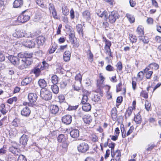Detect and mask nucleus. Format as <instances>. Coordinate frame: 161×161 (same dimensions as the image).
Wrapping results in <instances>:
<instances>
[{
  "mask_svg": "<svg viewBox=\"0 0 161 161\" xmlns=\"http://www.w3.org/2000/svg\"><path fill=\"white\" fill-rule=\"evenodd\" d=\"M19 64L20 65L19 66V69H23L27 68L24 59L21 60V61L19 62Z\"/></svg>",
  "mask_w": 161,
  "mask_h": 161,
  "instance_id": "nucleus-36",
  "label": "nucleus"
},
{
  "mask_svg": "<svg viewBox=\"0 0 161 161\" xmlns=\"http://www.w3.org/2000/svg\"><path fill=\"white\" fill-rule=\"evenodd\" d=\"M117 112L116 108H114L112 109L111 112V117L114 120H115L116 119L117 116Z\"/></svg>",
  "mask_w": 161,
  "mask_h": 161,
  "instance_id": "nucleus-25",
  "label": "nucleus"
},
{
  "mask_svg": "<svg viewBox=\"0 0 161 161\" xmlns=\"http://www.w3.org/2000/svg\"><path fill=\"white\" fill-rule=\"evenodd\" d=\"M17 100V98L16 97H14L9 98L7 100V102L10 104H12L14 102H16Z\"/></svg>",
  "mask_w": 161,
  "mask_h": 161,
  "instance_id": "nucleus-46",
  "label": "nucleus"
},
{
  "mask_svg": "<svg viewBox=\"0 0 161 161\" xmlns=\"http://www.w3.org/2000/svg\"><path fill=\"white\" fill-rule=\"evenodd\" d=\"M70 53L69 51H65L63 55V59L65 62L69 61L70 59Z\"/></svg>",
  "mask_w": 161,
  "mask_h": 161,
  "instance_id": "nucleus-20",
  "label": "nucleus"
},
{
  "mask_svg": "<svg viewBox=\"0 0 161 161\" xmlns=\"http://www.w3.org/2000/svg\"><path fill=\"white\" fill-rule=\"evenodd\" d=\"M67 139V137L62 134H60L57 138L58 142L63 143V147H66L68 145V143L66 141Z\"/></svg>",
  "mask_w": 161,
  "mask_h": 161,
  "instance_id": "nucleus-5",
  "label": "nucleus"
},
{
  "mask_svg": "<svg viewBox=\"0 0 161 161\" xmlns=\"http://www.w3.org/2000/svg\"><path fill=\"white\" fill-rule=\"evenodd\" d=\"M72 119L71 115H66L63 116L62 119V122L66 125L70 124L72 121Z\"/></svg>",
  "mask_w": 161,
  "mask_h": 161,
  "instance_id": "nucleus-10",
  "label": "nucleus"
},
{
  "mask_svg": "<svg viewBox=\"0 0 161 161\" xmlns=\"http://www.w3.org/2000/svg\"><path fill=\"white\" fill-rule=\"evenodd\" d=\"M136 32L139 35V37L143 36L144 34V28L141 25L139 26L136 29Z\"/></svg>",
  "mask_w": 161,
  "mask_h": 161,
  "instance_id": "nucleus-22",
  "label": "nucleus"
},
{
  "mask_svg": "<svg viewBox=\"0 0 161 161\" xmlns=\"http://www.w3.org/2000/svg\"><path fill=\"white\" fill-rule=\"evenodd\" d=\"M24 59L25 62V64H26L25 65H26L27 68L28 66L31 65L32 63V61L31 59H28L24 58Z\"/></svg>",
  "mask_w": 161,
  "mask_h": 161,
  "instance_id": "nucleus-47",
  "label": "nucleus"
},
{
  "mask_svg": "<svg viewBox=\"0 0 161 161\" xmlns=\"http://www.w3.org/2000/svg\"><path fill=\"white\" fill-rule=\"evenodd\" d=\"M10 135L12 136H15L18 134V131L15 129H13L10 132Z\"/></svg>",
  "mask_w": 161,
  "mask_h": 161,
  "instance_id": "nucleus-43",
  "label": "nucleus"
},
{
  "mask_svg": "<svg viewBox=\"0 0 161 161\" xmlns=\"http://www.w3.org/2000/svg\"><path fill=\"white\" fill-rule=\"evenodd\" d=\"M120 156V152L119 150H117L116 151V155L115 160L116 161H119Z\"/></svg>",
  "mask_w": 161,
  "mask_h": 161,
  "instance_id": "nucleus-48",
  "label": "nucleus"
},
{
  "mask_svg": "<svg viewBox=\"0 0 161 161\" xmlns=\"http://www.w3.org/2000/svg\"><path fill=\"white\" fill-rule=\"evenodd\" d=\"M59 110V108L57 105H52L50 107V112L52 114H56L58 112Z\"/></svg>",
  "mask_w": 161,
  "mask_h": 161,
  "instance_id": "nucleus-15",
  "label": "nucleus"
},
{
  "mask_svg": "<svg viewBox=\"0 0 161 161\" xmlns=\"http://www.w3.org/2000/svg\"><path fill=\"white\" fill-rule=\"evenodd\" d=\"M119 14L116 11L111 12L108 16V21L111 23H114L117 19L119 18Z\"/></svg>",
  "mask_w": 161,
  "mask_h": 161,
  "instance_id": "nucleus-3",
  "label": "nucleus"
},
{
  "mask_svg": "<svg viewBox=\"0 0 161 161\" xmlns=\"http://www.w3.org/2000/svg\"><path fill=\"white\" fill-rule=\"evenodd\" d=\"M145 108L147 111H149L151 108V104L147 100H146L145 102Z\"/></svg>",
  "mask_w": 161,
  "mask_h": 161,
  "instance_id": "nucleus-45",
  "label": "nucleus"
},
{
  "mask_svg": "<svg viewBox=\"0 0 161 161\" xmlns=\"http://www.w3.org/2000/svg\"><path fill=\"white\" fill-rule=\"evenodd\" d=\"M20 120L18 118H16L12 122V124L15 127H17L19 123Z\"/></svg>",
  "mask_w": 161,
  "mask_h": 161,
  "instance_id": "nucleus-42",
  "label": "nucleus"
},
{
  "mask_svg": "<svg viewBox=\"0 0 161 161\" xmlns=\"http://www.w3.org/2000/svg\"><path fill=\"white\" fill-rule=\"evenodd\" d=\"M48 64L45 61H43L42 62V65L41 66V69L43 70L45 69L46 68L48 67Z\"/></svg>",
  "mask_w": 161,
  "mask_h": 161,
  "instance_id": "nucleus-58",
  "label": "nucleus"
},
{
  "mask_svg": "<svg viewBox=\"0 0 161 161\" xmlns=\"http://www.w3.org/2000/svg\"><path fill=\"white\" fill-rule=\"evenodd\" d=\"M132 109L131 108H129L125 113L126 117H129L132 114Z\"/></svg>",
  "mask_w": 161,
  "mask_h": 161,
  "instance_id": "nucleus-49",
  "label": "nucleus"
},
{
  "mask_svg": "<svg viewBox=\"0 0 161 161\" xmlns=\"http://www.w3.org/2000/svg\"><path fill=\"white\" fill-rule=\"evenodd\" d=\"M117 67V70H119V71L122 70V65L121 63L120 62H118L116 65Z\"/></svg>",
  "mask_w": 161,
  "mask_h": 161,
  "instance_id": "nucleus-54",
  "label": "nucleus"
},
{
  "mask_svg": "<svg viewBox=\"0 0 161 161\" xmlns=\"http://www.w3.org/2000/svg\"><path fill=\"white\" fill-rule=\"evenodd\" d=\"M141 96L144 97V98H147L148 97V93L145 91H142L140 94Z\"/></svg>",
  "mask_w": 161,
  "mask_h": 161,
  "instance_id": "nucleus-53",
  "label": "nucleus"
},
{
  "mask_svg": "<svg viewBox=\"0 0 161 161\" xmlns=\"http://www.w3.org/2000/svg\"><path fill=\"white\" fill-rule=\"evenodd\" d=\"M49 9L50 12L56 10L54 5L52 3H50L49 4Z\"/></svg>",
  "mask_w": 161,
  "mask_h": 161,
  "instance_id": "nucleus-63",
  "label": "nucleus"
},
{
  "mask_svg": "<svg viewBox=\"0 0 161 161\" xmlns=\"http://www.w3.org/2000/svg\"><path fill=\"white\" fill-rule=\"evenodd\" d=\"M155 146V145L154 144L151 143L148 145L147 147L146 148V150L151 151Z\"/></svg>",
  "mask_w": 161,
  "mask_h": 161,
  "instance_id": "nucleus-50",
  "label": "nucleus"
},
{
  "mask_svg": "<svg viewBox=\"0 0 161 161\" xmlns=\"http://www.w3.org/2000/svg\"><path fill=\"white\" fill-rule=\"evenodd\" d=\"M144 75V73L142 71H140L139 72L137 75V79L140 80H142Z\"/></svg>",
  "mask_w": 161,
  "mask_h": 161,
  "instance_id": "nucleus-44",
  "label": "nucleus"
},
{
  "mask_svg": "<svg viewBox=\"0 0 161 161\" xmlns=\"http://www.w3.org/2000/svg\"><path fill=\"white\" fill-rule=\"evenodd\" d=\"M106 13V11H103L102 12L100 10H98L97 12V14L99 17H102L104 16L106 18H107Z\"/></svg>",
  "mask_w": 161,
  "mask_h": 161,
  "instance_id": "nucleus-31",
  "label": "nucleus"
},
{
  "mask_svg": "<svg viewBox=\"0 0 161 161\" xmlns=\"http://www.w3.org/2000/svg\"><path fill=\"white\" fill-rule=\"evenodd\" d=\"M81 84H80L78 83L75 82V84L74 85V88L75 90L79 91L80 89Z\"/></svg>",
  "mask_w": 161,
  "mask_h": 161,
  "instance_id": "nucleus-41",
  "label": "nucleus"
},
{
  "mask_svg": "<svg viewBox=\"0 0 161 161\" xmlns=\"http://www.w3.org/2000/svg\"><path fill=\"white\" fill-rule=\"evenodd\" d=\"M31 114V110L29 108L25 105L22 106L21 110V114L25 117H28Z\"/></svg>",
  "mask_w": 161,
  "mask_h": 161,
  "instance_id": "nucleus-6",
  "label": "nucleus"
},
{
  "mask_svg": "<svg viewBox=\"0 0 161 161\" xmlns=\"http://www.w3.org/2000/svg\"><path fill=\"white\" fill-rule=\"evenodd\" d=\"M147 73L146 74V77L147 79H150L151 76L152 75L153 72L151 71H149L148 72H146Z\"/></svg>",
  "mask_w": 161,
  "mask_h": 161,
  "instance_id": "nucleus-64",
  "label": "nucleus"
},
{
  "mask_svg": "<svg viewBox=\"0 0 161 161\" xmlns=\"http://www.w3.org/2000/svg\"><path fill=\"white\" fill-rule=\"evenodd\" d=\"M41 97L46 100L51 99L52 97V93L46 89H42L40 93Z\"/></svg>",
  "mask_w": 161,
  "mask_h": 161,
  "instance_id": "nucleus-1",
  "label": "nucleus"
},
{
  "mask_svg": "<svg viewBox=\"0 0 161 161\" xmlns=\"http://www.w3.org/2000/svg\"><path fill=\"white\" fill-rule=\"evenodd\" d=\"M25 58L29 59H31L30 58L32 57L33 55V53L25 52Z\"/></svg>",
  "mask_w": 161,
  "mask_h": 161,
  "instance_id": "nucleus-56",
  "label": "nucleus"
},
{
  "mask_svg": "<svg viewBox=\"0 0 161 161\" xmlns=\"http://www.w3.org/2000/svg\"><path fill=\"white\" fill-rule=\"evenodd\" d=\"M32 80V79L30 77L25 78L21 82V84L23 85H26L30 83Z\"/></svg>",
  "mask_w": 161,
  "mask_h": 161,
  "instance_id": "nucleus-33",
  "label": "nucleus"
},
{
  "mask_svg": "<svg viewBox=\"0 0 161 161\" xmlns=\"http://www.w3.org/2000/svg\"><path fill=\"white\" fill-rule=\"evenodd\" d=\"M18 161H27L25 157L23 155H20L18 159Z\"/></svg>",
  "mask_w": 161,
  "mask_h": 161,
  "instance_id": "nucleus-52",
  "label": "nucleus"
},
{
  "mask_svg": "<svg viewBox=\"0 0 161 161\" xmlns=\"http://www.w3.org/2000/svg\"><path fill=\"white\" fill-rule=\"evenodd\" d=\"M11 62L14 65H18L19 63V59L16 57L11 56L9 58Z\"/></svg>",
  "mask_w": 161,
  "mask_h": 161,
  "instance_id": "nucleus-14",
  "label": "nucleus"
},
{
  "mask_svg": "<svg viewBox=\"0 0 161 161\" xmlns=\"http://www.w3.org/2000/svg\"><path fill=\"white\" fill-rule=\"evenodd\" d=\"M76 28L79 34L83 36V31L82 25L81 24H78L76 26Z\"/></svg>",
  "mask_w": 161,
  "mask_h": 161,
  "instance_id": "nucleus-26",
  "label": "nucleus"
},
{
  "mask_svg": "<svg viewBox=\"0 0 161 161\" xmlns=\"http://www.w3.org/2000/svg\"><path fill=\"white\" fill-rule=\"evenodd\" d=\"M99 78L100 79L98 80L97 81V86L99 89L100 90L104 87L103 82L105 78L101 73L99 74Z\"/></svg>",
  "mask_w": 161,
  "mask_h": 161,
  "instance_id": "nucleus-9",
  "label": "nucleus"
},
{
  "mask_svg": "<svg viewBox=\"0 0 161 161\" xmlns=\"http://www.w3.org/2000/svg\"><path fill=\"white\" fill-rule=\"evenodd\" d=\"M33 72L36 75H38L41 72L40 69L38 68H35L32 70Z\"/></svg>",
  "mask_w": 161,
  "mask_h": 161,
  "instance_id": "nucleus-55",
  "label": "nucleus"
},
{
  "mask_svg": "<svg viewBox=\"0 0 161 161\" xmlns=\"http://www.w3.org/2000/svg\"><path fill=\"white\" fill-rule=\"evenodd\" d=\"M23 3V0H15L13 3V6L14 8H20L22 6Z\"/></svg>",
  "mask_w": 161,
  "mask_h": 161,
  "instance_id": "nucleus-19",
  "label": "nucleus"
},
{
  "mask_svg": "<svg viewBox=\"0 0 161 161\" xmlns=\"http://www.w3.org/2000/svg\"><path fill=\"white\" fill-rule=\"evenodd\" d=\"M71 137L73 138H77L79 136V131L77 129H73L70 132Z\"/></svg>",
  "mask_w": 161,
  "mask_h": 161,
  "instance_id": "nucleus-17",
  "label": "nucleus"
},
{
  "mask_svg": "<svg viewBox=\"0 0 161 161\" xmlns=\"http://www.w3.org/2000/svg\"><path fill=\"white\" fill-rule=\"evenodd\" d=\"M139 39L142 41L144 43H147L149 41L147 37L144 36H141L139 37Z\"/></svg>",
  "mask_w": 161,
  "mask_h": 161,
  "instance_id": "nucleus-39",
  "label": "nucleus"
},
{
  "mask_svg": "<svg viewBox=\"0 0 161 161\" xmlns=\"http://www.w3.org/2000/svg\"><path fill=\"white\" fill-rule=\"evenodd\" d=\"M82 119L84 122L87 124H90L92 121V118L89 115H85Z\"/></svg>",
  "mask_w": 161,
  "mask_h": 161,
  "instance_id": "nucleus-23",
  "label": "nucleus"
},
{
  "mask_svg": "<svg viewBox=\"0 0 161 161\" xmlns=\"http://www.w3.org/2000/svg\"><path fill=\"white\" fill-rule=\"evenodd\" d=\"M23 44L25 47L30 48L34 47L35 43L34 40L27 39L23 42Z\"/></svg>",
  "mask_w": 161,
  "mask_h": 161,
  "instance_id": "nucleus-8",
  "label": "nucleus"
},
{
  "mask_svg": "<svg viewBox=\"0 0 161 161\" xmlns=\"http://www.w3.org/2000/svg\"><path fill=\"white\" fill-rule=\"evenodd\" d=\"M45 41L44 37L43 36H39L36 39V42L38 45H43Z\"/></svg>",
  "mask_w": 161,
  "mask_h": 161,
  "instance_id": "nucleus-24",
  "label": "nucleus"
},
{
  "mask_svg": "<svg viewBox=\"0 0 161 161\" xmlns=\"http://www.w3.org/2000/svg\"><path fill=\"white\" fill-rule=\"evenodd\" d=\"M88 100V97H87L86 96V95H83L82 100H81V103L82 104L86 103V102Z\"/></svg>",
  "mask_w": 161,
  "mask_h": 161,
  "instance_id": "nucleus-60",
  "label": "nucleus"
},
{
  "mask_svg": "<svg viewBox=\"0 0 161 161\" xmlns=\"http://www.w3.org/2000/svg\"><path fill=\"white\" fill-rule=\"evenodd\" d=\"M101 94H96L94 95L92 99V100L95 102L99 101L100 100Z\"/></svg>",
  "mask_w": 161,
  "mask_h": 161,
  "instance_id": "nucleus-35",
  "label": "nucleus"
},
{
  "mask_svg": "<svg viewBox=\"0 0 161 161\" xmlns=\"http://www.w3.org/2000/svg\"><path fill=\"white\" fill-rule=\"evenodd\" d=\"M36 3L41 7H43L44 5L43 4V2L41 0H37L36 1Z\"/></svg>",
  "mask_w": 161,
  "mask_h": 161,
  "instance_id": "nucleus-62",
  "label": "nucleus"
},
{
  "mask_svg": "<svg viewBox=\"0 0 161 161\" xmlns=\"http://www.w3.org/2000/svg\"><path fill=\"white\" fill-rule=\"evenodd\" d=\"M28 98L30 102L34 103L36 100L37 96L36 94L33 93H31L28 94Z\"/></svg>",
  "mask_w": 161,
  "mask_h": 161,
  "instance_id": "nucleus-13",
  "label": "nucleus"
},
{
  "mask_svg": "<svg viewBox=\"0 0 161 161\" xmlns=\"http://www.w3.org/2000/svg\"><path fill=\"white\" fill-rule=\"evenodd\" d=\"M110 47H104L105 52L106 54L108 55L109 57H112Z\"/></svg>",
  "mask_w": 161,
  "mask_h": 161,
  "instance_id": "nucleus-38",
  "label": "nucleus"
},
{
  "mask_svg": "<svg viewBox=\"0 0 161 161\" xmlns=\"http://www.w3.org/2000/svg\"><path fill=\"white\" fill-rule=\"evenodd\" d=\"M126 16L130 23H133L134 22L135 20V18L131 15L127 14L126 15Z\"/></svg>",
  "mask_w": 161,
  "mask_h": 161,
  "instance_id": "nucleus-40",
  "label": "nucleus"
},
{
  "mask_svg": "<svg viewBox=\"0 0 161 161\" xmlns=\"http://www.w3.org/2000/svg\"><path fill=\"white\" fill-rule=\"evenodd\" d=\"M158 68L159 66L158 64L156 63H153L150 64L149 66L144 70V71L145 72H147L150 70V69L156 70L158 69Z\"/></svg>",
  "mask_w": 161,
  "mask_h": 161,
  "instance_id": "nucleus-12",
  "label": "nucleus"
},
{
  "mask_svg": "<svg viewBox=\"0 0 161 161\" xmlns=\"http://www.w3.org/2000/svg\"><path fill=\"white\" fill-rule=\"evenodd\" d=\"M130 42L132 43L136 42L137 40L136 37L133 35H130Z\"/></svg>",
  "mask_w": 161,
  "mask_h": 161,
  "instance_id": "nucleus-51",
  "label": "nucleus"
},
{
  "mask_svg": "<svg viewBox=\"0 0 161 161\" xmlns=\"http://www.w3.org/2000/svg\"><path fill=\"white\" fill-rule=\"evenodd\" d=\"M28 141V136L25 134H23L19 139L20 143L23 145H25L27 144Z\"/></svg>",
  "mask_w": 161,
  "mask_h": 161,
  "instance_id": "nucleus-18",
  "label": "nucleus"
},
{
  "mask_svg": "<svg viewBox=\"0 0 161 161\" xmlns=\"http://www.w3.org/2000/svg\"><path fill=\"white\" fill-rule=\"evenodd\" d=\"M51 88L54 93L57 94L58 93V86H57L56 84L52 85L51 86Z\"/></svg>",
  "mask_w": 161,
  "mask_h": 161,
  "instance_id": "nucleus-34",
  "label": "nucleus"
},
{
  "mask_svg": "<svg viewBox=\"0 0 161 161\" xmlns=\"http://www.w3.org/2000/svg\"><path fill=\"white\" fill-rule=\"evenodd\" d=\"M30 18V16L29 15L23 14L18 17L17 20L20 23H24L28 21Z\"/></svg>",
  "mask_w": 161,
  "mask_h": 161,
  "instance_id": "nucleus-7",
  "label": "nucleus"
},
{
  "mask_svg": "<svg viewBox=\"0 0 161 161\" xmlns=\"http://www.w3.org/2000/svg\"><path fill=\"white\" fill-rule=\"evenodd\" d=\"M26 34L25 31L23 30H16L15 32L13 34V36L14 37H21L25 36Z\"/></svg>",
  "mask_w": 161,
  "mask_h": 161,
  "instance_id": "nucleus-11",
  "label": "nucleus"
},
{
  "mask_svg": "<svg viewBox=\"0 0 161 161\" xmlns=\"http://www.w3.org/2000/svg\"><path fill=\"white\" fill-rule=\"evenodd\" d=\"M89 147L88 144L85 142L80 143L77 146L79 152L84 153L86 152L89 149Z\"/></svg>",
  "mask_w": 161,
  "mask_h": 161,
  "instance_id": "nucleus-2",
  "label": "nucleus"
},
{
  "mask_svg": "<svg viewBox=\"0 0 161 161\" xmlns=\"http://www.w3.org/2000/svg\"><path fill=\"white\" fill-rule=\"evenodd\" d=\"M57 46L56 45H53L52 47L51 48V49L49 50V53H53L54 51H55L56 49H57Z\"/></svg>",
  "mask_w": 161,
  "mask_h": 161,
  "instance_id": "nucleus-57",
  "label": "nucleus"
},
{
  "mask_svg": "<svg viewBox=\"0 0 161 161\" xmlns=\"http://www.w3.org/2000/svg\"><path fill=\"white\" fill-rule=\"evenodd\" d=\"M51 80L52 83L53 85L56 84L58 81V77L56 75L52 76L51 78Z\"/></svg>",
  "mask_w": 161,
  "mask_h": 161,
  "instance_id": "nucleus-37",
  "label": "nucleus"
},
{
  "mask_svg": "<svg viewBox=\"0 0 161 161\" xmlns=\"http://www.w3.org/2000/svg\"><path fill=\"white\" fill-rule=\"evenodd\" d=\"M82 106V109L85 111H88L91 110V105L88 103H83Z\"/></svg>",
  "mask_w": 161,
  "mask_h": 161,
  "instance_id": "nucleus-27",
  "label": "nucleus"
},
{
  "mask_svg": "<svg viewBox=\"0 0 161 161\" xmlns=\"http://www.w3.org/2000/svg\"><path fill=\"white\" fill-rule=\"evenodd\" d=\"M62 10L63 14L65 16L68 15L69 13V10L68 9L66 6L64 5L62 6Z\"/></svg>",
  "mask_w": 161,
  "mask_h": 161,
  "instance_id": "nucleus-30",
  "label": "nucleus"
},
{
  "mask_svg": "<svg viewBox=\"0 0 161 161\" xmlns=\"http://www.w3.org/2000/svg\"><path fill=\"white\" fill-rule=\"evenodd\" d=\"M82 78V75L80 74H78L75 77V79L76 81L75 82L79 83L80 85L81 84V80Z\"/></svg>",
  "mask_w": 161,
  "mask_h": 161,
  "instance_id": "nucleus-32",
  "label": "nucleus"
},
{
  "mask_svg": "<svg viewBox=\"0 0 161 161\" xmlns=\"http://www.w3.org/2000/svg\"><path fill=\"white\" fill-rule=\"evenodd\" d=\"M7 151L6 148L5 147L3 146L2 148L0 149V155H2L5 154Z\"/></svg>",
  "mask_w": 161,
  "mask_h": 161,
  "instance_id": "nucleus-59",
  "label": "nucleus"
},
{
  "mask_svg": "<svg viewBox=\"0 0 161 161\" xmlns=\"http://www.w3.org/2000/svg\"><path fill=\"white\" fill-rule=\"evenodd\" d=\"M83 18L86 21H89L91 19V14L88 10H86L82 13Z\"/></svg>",
  "mask_w": 161,
  "mask_h": 161,
  "instance_id": "nucleus-16",
  "label": "nucleus"
},
{
  "mask_svg": "<svg viewBox=\"0 0 161 161\" xmlns=\"http://www.w3.org/2000/svg\"><path fill=\"white\" fill-rule=\"evenodd\" d=\"M57 66L56 70L57 72L59 73L63 74L64 71V69L62 66L61 64L58 63L57 64Z\"/></svg>",
  "mask_w": 161,
  "mask_h": 161,
  "instance_id": "nucleus-29",
  "label": "nucleus"
},
{
  "mask_svg": "<svg viewBox=\"0 0 161 161\" xmlns=\"http://www.w3.org/2000/svg\"><path fill=\"white\" fill-rule=\"evenodd\" d=\"M69 40L71 43L73 44V46L76 47H78L79 46V43L76 40L74 34L70 33L69 35Z\"/></svg>",
  "mask_w": 161,
  "mask_h": 161,
  "instance_id": "nucleus-4",
  "label": "nucleus"
},
{
  "mask_svg": "<svg viewBox=\"0 0 161 161\" xmlns=\"http://www.w3.org/2000/svg\"><path fill=\"white\" fill-rule=\"evenodd\" d=\"M134 120L136 124H140L142 122V118L140 114L138 113L135 116Z\"/></svg>",
  "mask_w": 161,
  "mask_h": 161,
  "instance_id": "nucleus-28",
  "label": "nucleus"
},
{
  "mask_svg": "<svg viewBox=\"0 0 161 161\" xmlns=\"http://www.w3.org/2000/svg\"><path fill=\"white\" fill-rule=\"evenodd\" d=\"M38 84L39 86L42 89H45V88L47 86V83L44 79H40L38 81Z\"/></svg>",
  "mask_w": 161,
  "mask_h": 161,
  "instance_id": "nucleus-21",
  "label": "nucleus"
},
{
  "mask_svg": "<svg viewBox=\"0 0 161 161\" xmlns=\"http://www.w3.org/2000/svg\"><path fill=\"white\" fill-rule=\"evenodd\" d=\"M91 138L92 140L94 142H97L98 140L97 136L95 135H92L91 136Z\"/></svg>",
  "mask_w": 161,
  "mask_h": 161,
  "instance_id": "nucleus-61",
  "label": "nucleus"
}]
</instances>
